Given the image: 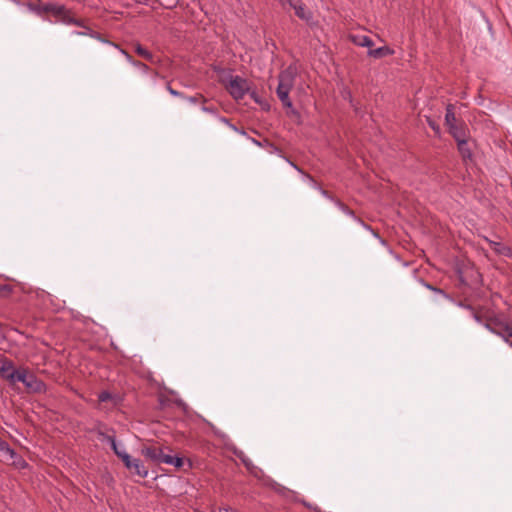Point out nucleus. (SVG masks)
Masks as SVG:
<instances>
[{
  "mask_svg": "<svg viewBox=\"0 0 512 512\" xmlns=\"http://www.w3.org/2000/svg\"><path fill=\"white\" fill-rule=\"evenodd\" d=\"M220 82L236 101L242 100L250 92L249 82L241 76L227 73L221 77Z\"/></svg>",
  "mask_w": 512,
  "mask_h": 512,
  "instance_id": "f257e3e1",
  "label": "nucleus"
},
{
  "mask_svg": "<svg viewBox=\"0 0 512 512\" xmlns=\"http://www.w3.org/2000/svg\"><path fill=\"white\" fill-rule=\"evenodd\" d=\"M296 71L292 66L282 71L278 77V87L276 93L283 106L287 108L292 107V102L289 98V93L294 85Z\"/></svg>",
  "mask_w": 512,
  "mask_h": 512,
  "instance_id": "f03ea898",
  "label": "nucleus"
},
{
  "mask_svg": "<svg viewBox=\"0 0 512 512\" xmlns=\"http://www.w3.org/2000/svg\"><path fill=\"white\" fill-rule=\"evenodd\" d=\"M16 382L23 383L28 389L33 392H41L44 388V383L37 379L33 374L29 373L27 368H20L16 377Z\"/></svg>",
  "mask_w": 512,
  "mask_h": 512,
  "instance_id": "7ed1b4c3",
  "label": "nucleus"
},
{
  "mask_svg": "<svg viewBox=\"0 0 512 512\" xmlns=\"http://www.w3.org/2000/svg\"><path fill=\"white\" fill-rule=\"evenodd\" d=\"M283 8H291L301 20L311 23L312 12L306 8L301 0H279Z\"/></svg>",
  "mask_w": 512,
  "mask_h": 512,
  "instance_id": "20e7f679",
  "label": "nucleus"
},
{
  "mask_svg": "<svg viewBox=\"0 0 512 512\" xmlns=\"http://www.w3.org/2000/svg\"><path fill=\"white\" fill-rule=\"evenodd\" d=\"M122 461L131 473H134L141 478H146L148 476V469L140 459L132 458L130 455H123Z\"/></svg>",
  "mask_w": 512,
  "mask_h": 512,
  "instance_id": "39448f33",
  "label": "nucleus"
},
{
  "mask_svg": "<svg viewBox=\"0 0 512 512\" xmlns=\"http://www.w3.org/2000/svg\"><path fill=\"white\" fill-rule=\"evenodd\" d=\"M141 454L146 459L156 464L163 463L162 459L166 456V454L163 452V449L156 445L144 446L141 449Z\"/></svg>",
  "mask_w": 512,
  "mask_h": 512,
  "instance_id": "423d86ee",
  "label": "nucleus"
},
{
  "mask_svg": "<svg viewBox=\"0 0 512 512\" xmlns=\"http://www.w3.org/2000/svg\"><path fill=\"white\" fill-rule=\"evenodd\" d=\"M19 373V369L14 368V364L11 360L5 359L0 367V374L3 378L7 379L11 383L16 382V377Z\"/></svg>",
  "mask_w": 512,
  "mask_h": 512,
  "instance_id": "0eeeda50",
  "label": "nucleus"
},
{
  "mask_svg": "<svg viewBox=\"0 0 512 512\" xmlns=\"http://www.w3.org/2000/svg\"><path fill=\"white\" fill-rule=\"evenodd\" d=\"M335 205L347 216L351 217L355 222L364 227L367 230H371L370 226L365 224L359 217L355 215V213L344 203L339 200H335Z\"/></svg>",
  "mask_w": 512,
  "mask_h": 512,
  "instance_id": "6e6552de",
  "label": "nucleus"
},
{
  "mask_svg": "<svg viewBox=\"0 0 512 512\" xmlns=\"http://www.w3.org/2000/svg\"><path fill=\"white\" fill-rule=\"evenodd\" d=\"M485 326L491 332L500 336L505 342H507L509 338L512 337V327L509 325H501L499 329H494L489 323H487Z\"/></svg>",
  "mask_w": 512,
  "mask_h": 512,
  "instance_id": "1a4fd4ad",
  "label": "nucleus"
},
{
  "mask_svg": "<svg viewBox=\"0 0 512 512\" xmlns=\"http://www.w3.org/2000/svg\"><path fill=\"white\" fill-rule=\"evenodd\" d=\"M43 11L52 13L55 16L63 17V18H65L66 14H67V10H66L65 6L59 5V4H52V3L46 4L43 7Z\"/></svg>",
  "mask_w": 512,
  "mask_h": 512,
  "instance_id": "9d476101",
  "label": "nucleus"
},
{
  "mask_svg": "<svg viewBox=\"0 0 512 512\" xmlns=\"http://www.w3.org/2000/svg\"><path fill=\"white\" fill-rule=\"evenodd\" d=\"M98 435L106 439L110 445L114 453L122 460L123 455H129L124 450H119L116 439L113 435H105L103 432L99 431Z\"/></svg>",
  "mask_w": 512,
  "mask_h": 512,
  "instance_id": "9b49d317",
  "label": "nucleus"
},
{
  "mask_svg": "<svg viewBox=\"0 0 512 512\" xmlns=\"http://www.w3.org/2000/svg\"><path fill=\"white\" fill-rule=\"evenodd\" d=\"M393 53H394V51L391 48H389L388 46H382V47H379L376 49H370L368 51V55L370 57H373L376 59L392 55Z\"/></svg>",
  "mask_w": 512,
  "mask_h": 512,
  "instance_id": "f8f14e48",
  "label": "nucleus"
},
{
  "mask_svg": "<svg viewBox=\"0 0 512 512\" xmlns=\"http://www.w3.org/2000/svg\"><path fill=\"white\" fill-rule=\"evenodd\" d=\"M445 122L446 125L449 127V130L455 129L456 116L454 112V106L452 104H449L446 107Z\"/></svg>",
  "mask_w": 512,
  "mask_h": 512,
  "instance_id": "ddd939ff",
  "label": "nucleus"
},
{
  "mask_svg": "<svg viewBox=\"0 0 512 512\" xmlns=\"http://www.w3.org/2000/svg\"><path fill=\"white\" fill-rule=\"evenodd\" d=\"M162 461L164 464L173 465L176 468H181L184 465V459L182 457L171 456L168 454H166Z\"/></svg>",
  "mask_w": 512,
  "mask_h": 512,
  "instance_id": "4468645a",
  "label": "nucleus"
},
{
  "mask_svg": "<svg viewBox=\"0 0 512 512\" xmlns=\"http://www.w3.org/2000/svg\"><path fill=\"white\" fill-rule=\"evenodd\" d=\"M135 51L139 56L145 58L146 60H148L150 62L154 61L153 54L151 52H149L147 49H145L144 47H142L140 44L136 45Z\"/></svg>",
  "mask_w": 512,
  "mask_h": 512,
  "instance_id": "2eb2a0df",
  "label": "nucleus"
},
{
  "mask_svg": "<svg viewBox=\"0 0 512 512\" xmlns=\"http://www.w3.org/2000/svg\"><path fill=\"white\" fill-rule=\"evenodd\" d=\"M133 66L140 69L143 74H152L153 81L155 80V77H157L158 73L156 71H151L150 68L140 61H136V63H133Z\"/></svg>",
  "mask_w": 512,
  "mask_h": 512,
  "instance_id": "dca6fc26",
  "label": "nucleus"
},
{
  "mask_svg": "<svg viewBox=\"0 0 512 512\" xmlns=\"http://www.w3.org/2000/svg\"><path fill=\"white\" fill-rule=\"evenodd\" d=\"M240 459L250 473H252L253 475H257L256 470L258 468L252 463V461L249 458L241 456Z\"/></svg>",
  "mask_w": 512,
  "mask_h": 512,
  "instance_id": "f3484780",
  "label": "nucleus"
},
{
  "mask_svg": "<svg viewBox=\"0 0 512 512\" xmlns=\"http://www.w3.org/2000/svg\"><path fill=\"white\" fill-rule=\"evenodd\" d=\"M458 149L461 153V155L466 158V157H470V151L469 149L467 148V142L466 140L462 139V140H458Z\"/></svg>",
  "mask_w": 512,
  "mask_h": 512,
  "instance_id": "a211bd4d",
  "label": "nucleus"
},
{
  "mask_svg": "<svg viewBox=\"0 0 512 512\" xmlns=\"http://www.w3.org/2000/svg\"><path fill=\"white\" fill-rule=\"evenodd\" d=\"M356 43L362 47H371L373 45L372 39L369 38L368 36L360 37L359 40L356 41Z\"/></svg>",
  "mask_w": 512,
  "mask_h": 512,
  "instance_id": "6ab92c4d",
  "label": "nucleus"
},
{
  "mask_svg": "<svg viewBox=\"0 0 512 512\" xmlns=\"http://www.w3.org/2000/svg\"><path fill=\"white\" fill-rule=\"evenodd\" d=\"M219 120H220L222 123H224V124L228 125L232 130H234V131H236V132H238V133H240V134H242V135H245V134H246V133H245V131H243V130H239V129L234 125V124H232V123L229 121V119H228V118H226V117H219Z\"/></svg>",
  "mask_w": 512,
  "mask_h": 512,
  "instance_id": "aec40b11",
  "label": "nucleus"
},
{
  "mask_svg": "<svg viewBox=\"0 0 512 512\" xmlns=\"http://www.w3.org/2000/svg\"><path fill=\"white\" fill-rule=\"evenodd\" d=\"M307 178L314 185V187L317 188L320 191L321 195H323L324 197H326V198H328L330 200H333L335 202V200L329 195V193L326 190H324V189H322V188L317 186V183L315 182V180L311 176L307 175Z\"/></svg>",
  "mask_w": 512,
  "mask_h": 512,
  "instance_id": "412c9836",
  "label": "nucleus"
},
{
  "mask_svg": "<svg viewBox=\"0 0 512 512\" xmlns=\"http://www.w3.org/2000/svg\"><path fill=\"white\" fill-rule=\"evenodd\" d=\"M113 398H114V396L108 391H102L98 395L99 402H106V401L112 400Z\"/></svg>",
  "mask_w": 512,
  "mask_h": 512,
  "instance_id": "4be33fe9",
  "label": "nucleus"
},
{
  "mask_svg": "<svg viewBox=\"0 0 512 512\" xmlns=\"http://www.w3.org/2000/svg\"><path fill=\"white\" fill-rule=\"evenodd\" d=\"M115 48L119 49L121 54L125 57V59L131 64L133 65V63H136L137 60H134L132 58V56L124 49H120L119 46L117 44H113Z\"/></svg>",
  "mask_w": 512,
  "mask_h": 512,
  "instance_id": "5701e85b",
  "label": "nucleus"
},
{
  "mask_svg": "<svg viewBox=\"0 0 512 512\" xmlns=\"http://www.w3.org/2000/svg\"><path fill=\"white\" fill-rule=\"evenodd\" d=\"M115 48L119 49L121 54L125 57V59L131 64L133 65V63H136L137 60H134L132 58V56L124 49H120L119 46L117 44H113Z\"/></svg>",
  "mask_w": 512,
  "mask_h": 512,
  "instance_id": "b1692460",
  "label": "nucleus"
},
{
  "mask_svg": "<svg viewBox=\"0 0 512 512\" xmlns=\"http://www.w3.org/2000/svg\"><path fill=\"white\" fill-rule=\"evenodd\" d=\"M188 102L192 103V104H196L198 102H202V103H205L207 100L205 97H203L202 95H199V96H190V97H187L186 98Z\"/></svg>",
  "mask_w": 512,
  "mask_h": 512,
  "instance_id": "393cba45",
  "label": "nucleus"
},
{
  "mask_svg": "<svg viewBox=\"0 0 512 512\" xmlns=\"http://www.w3.org/2000/svg\"><path fill=\"white\" fill-rule=\"evenodd\" d=\"M201 110L205 113H209L211 115H218V110L216 107L214 106H206V105H202L201 107Z\"/></svg>",
  "mask_w": 512,
  "mask_h": 512,
  "instance_id": "a878e982",
  "label": "nucleus"
},
{
  "mask_svg": "<svg viewBox=\"0 0 512 512\" xmlns=\"http://www.w3.org/2000/svg\"><path fill=\"white\" fill-rule=\"evenodd\" d=\"M12 291L11 286L9 285H0V295H8Z\"/></svg>",
  "mask_w": 512,
  "mask_h": 512,
  "instance_id": "bb28decb",
  "label": "nucleus"
},
{
  "mask_svg": "<svg viewBox=\"0 0 512 512\" xmlns=\"http://www.w3.org/2000/svg\"><path fill=\"white\" fill-rule=\"evenodd\" d=\"M167 91L174 97H183V94L173 89L169 84L166 87Z\"/></svg>",
  "mask_w": 512,
  "mask_h": 512,
  "instance_id": "cd10ccee",
  "label": "nucleus"
},
{
  "mask_svg": "<svg viewBox=\"0 0 512 512\" xmlns=\"http://www.w3.org/2000/svg\"><path fill=\"white\" fill-rule=\"evenodd\" d=\"M8 449H9L8 443L0 437V450L4 451V450H8Z\"/></svg>",
  "mask_w": 512,
  "mask_h": 512,
  "instance_id": "c85d7f7f",
  "label": "nucleus"
},
{
  "mask_svg": "<svg viewBox=\"0 0 512 512\" xmlns=\"http://www.w3.org/2000/svg\"><path fill=\"white\" fill-rule=\"evenodd\" d=\"M450 132H451V133H452V135L456 138V140H457V141H458V140H462V139L460 138V134H459V130H458L457 126L455 127V129L450 130Z\"/></svg>",
  "mask_w": 512,
  "mask_h": 512,
  "instance_id": "c756f323",
  "label": "nucleus"
},
{
  "mask_svg": "<svg viewBox=\"0 0 512 512\" xmlns=\"http://www.w3.org/2000/svg\"><path fill=\"white\" fill-rule=\"evenodd\" d=\"M459 306H460V307H462V308H465V309H467V310H470V311H472V312L474 311V309L472 308V306H471V305H469V304H465V303H463V302H460V303H459Z\"/></svg>",
  "mask_w": 512,
  "mask_h": 512,
  "instance_id": "7c9ffc66",
  "label": "nucleus"
},
{
  "mask_svg": "<svg viewBox=\"0 0 512 512\" xmlns=\"http://www.w3.org/2000/svg\"><path fill=\"white\" fill-rule=\"evenodd\" d=\"M472 315H473V318H474L477 322H479V323H481V322H482V319H481L480 315H479L477 312L473 311V312H472Z\"/></svg>",
  "mask_w": 512,
  "mask_h": 512,
  "instance_id": "2f4dec72",
  "label": "nucleus"
},
{
  "mask_svg": "<svg viewBox=\"0 0 512 512\" xmlns=\"http://www.w3.org/2000/svg\"><path fill=\"white\" fill-rule=\"evenodd\" d=\"M503 248H504V247H503V246H501L500 244H495V252H496V253H502V249H503Z\"/></svg>",
  "mask_w": 512,
  "mask_h": 512,
  "instance_id": "473e14b6",
  "label": "nucleus"
},
{
  "mask_svg": "<svg viewBox=\"0 0 512 512\" xmlns=\"http://www.w3.org/2000/svg\"><path fill=\"white\" fill-rule=\"evenodd\" d=\"M290 164L299 172H302V170L294 163L290 162Z\"/></svg>",
  "mask_w": 512,
  "mask_h": 512,
  "instance_id": "72a5a7b5",
  "label": "nucleus"
},
{
  "mask_svg": "<svg viewBox=\"0 0 512 512\" xmlns=\"http://www.w3.org/2000/svg\"><path fill=\"white\" fill-rule=\"evenodd\" d=\"M28 7L31 11H37L36 7L32 4H29Z\"/></svg>",
  "mask_w": 512,
  "mask_h": 512,
  "instance_id": "f704fd0d",
  "label": "nucleus"
},
{
  "mask_svg": "<svg viewBox=\"0 0 512 512\" xmlns=\"http://www.w3.org/2000/svg\"><path fill=\"white\" fill-rule=\"evenodd\" d=\"M250 95H251V97H252L255 101H257V97H256V93H255V92H251V93H250Z\"/></svg>",
  "mask_w": 512,
  "mask_h": 512,
  "instance_id": "c9c22d12",
  "label": "nucleus"
},
{
  "mask_svg": "<svg viewBox=\"0 0 512 512\" xmlns=\"http://www.w3.org/2000/svg\"><path fill=\"white\" fill-rule=\"evenodd\" d=\"M510 347H512V336L509 338V340L506 342Z\"/></svg>",
  "mask_w": 512,
  "mask_h": 512,
  "instance_id": "e433bc0d",
  "label": "nucleus"
},
{
  "mask_svg": "<svg viewBox=\"0 0 512 512\" xmlns=\"http://www.w3.org/2000/svg\"><path fill=\"white\" fill-rule=\"evenodd\" d=\"M68 22H69V23L76 24V25H79V22H78V21H74V20H71V19H70Z\"/></svg>",
  "mask_w": 512,
  "mask_h": 512,
  "instance_id": "4c0bfd02",
  "label": "nucleus"
},
{
  "mask_svg": "<svg viewBox=\"0 0 512 512\" xmlns=\"http://www.w3.org/2000/svg\"><path fill=\"white\" fill-rule=\"evenodd\" d=\"M253 142H254L256 145L260 146V142H259V141H257V140H255V139H253Z\"/></svg>",
  "mask_w": 512,
  "mask_h": 512,
  "instance_id": "58836bf2",
  "label": "nucleus"
}]
</instances>
